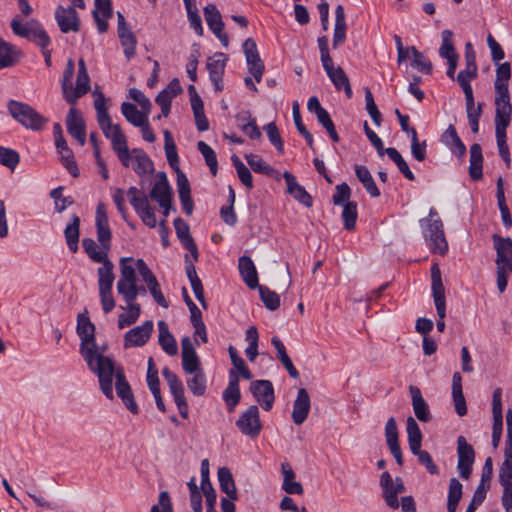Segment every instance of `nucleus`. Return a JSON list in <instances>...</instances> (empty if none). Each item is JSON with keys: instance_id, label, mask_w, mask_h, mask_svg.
<instances>
[{"instance_id": "bb28decb", "label": "nucleus", "mask_w": 512, "mask_h": 512, "mask_svg": "<svg viewBox=\"0 0 512 512\" xmlns=\"http://www.w3.org/2000/svg\"><path fill=\"white\" fill-rule=\"evenodd\" d=\"M223 399L229 411H233L240 402L241 393L239 389V376L235 370L229 371V383L223 391Z\"/></svg>"}, {"instance_id": "4c0bfd02", "label": "nucleus", "mask_w": 512, "mask_h": 512, "mask_svg": "<svg viewBox=\"0 0 512 512\" xmlns=\"http://www.w3.org/2000/svg\"><path fill=\"white\" fill-rule=\"evenodd\" d=\"M452 397L455 411L459 416L467 414V406L462 391V377L459 372H455L452 377Z\"/></svg>"}, {"instance_id": "6e6d98bb", "label": "nucleus", "mask_w": 512, "mask_h": 512, "mask_svg": "<svg viewBox=\"0 0 512 512\" xmlns=\"http://www.w3.org/2000/svg\"><path fill=\"white\" fill-rule=\"evenodd\" d=\"M452 36L453 33L451 30L446 29L441 32L442 44L439 48V55L442 58L447 59V61L449 59L459 58L452 42Z\"/></svg>"}, {"instance_id": "393cba45", "label": "nucleus", "mask_w": 512, "mask_h": 512, "mask_svg": "<svg viewBox=\"0 0 512 512\" xmlns=\"http://www.w3.org/2000/svg\"><path fill=\"white\" fill-rule=\"evenodd\" d=\"M283 178L287 184V192L298 202H300L305 207L309 208L313 204V199L310 194L306 191V189L299 185L295 176L288 171H285L283 174Z\"/></svg>"}, {"instance_id": "c9c22d12", "label": "nucleus", "mask_w": 512, "mask_h": 512, "mask_svg": "<svg viewBox=\"0 0 512 512\" xmlns=\"http://www.w3.org/2000/svg\"><path fill=\"white\" fill-rule=\"evenodd\" d=\"M380 486L383 490L382 496L386 505L393 510L398 509L400 504L398 497H395L394 480L389 472L386 471L381 474Z\"/></svg>"}, {"instance_id": "864d4df0", "label": "nucleus", "mask_w": 512, "mask_h": 512, "mask_svg": "<svg viewBox=\"0 0 512 512\" xmlns=\"http://www.w3.org/2000/svg\"><path fill=\"white\" fill-rule=\"evenodd\" d=\"M102 266L98 268V288H112L115 276L113 273L114 265L107 259L101 262Z\"/></svg>"}, {"instance_id": "f8f14e48", "label": "nucleus", "mask_w": 512, "mask_h": 512, "mask_svg": "<svg viewBox=\"0 0 512 512\" xmlns=\"http://www.w3.org/2000/svg\"><path fill=\"white\" fill-rule=\"evenodd\" d=\"M115 375V390L117 396L122 400L125 407L132 413L138 414V406L135 402L131 387L126 380L122 367H115L113 370L112 377Z\"/></svg>"}, {"instance_id": "f257e3e1", "label": "nucleus", "mask_w": 512, "mask_h": 512, "mask_svg": "<svg viewBox=\"0 0 512 512\" xmlns=\"http://www.w3.org/2000/svg\"><path fill=\"white\" fill-rule=\"evenodd\" d=\"M77 334L80 337V354L88 368L98 376L100 389L108 399H113L112 374L114 360L103 356L97 350L95 339V325L90 321L88 311L85 309L77 316Z\"/></svg>"}, {"instance_id": "412c9836", "label": "nucleus", "mask_w": 512, "mask_h": 512, "mask_svg": "<svg viewBox=\"0 0 512 512\" xmlns=\"http://www.w3.org/2000/svg\"><path fill=\"white\" fill-rule=\"evenodd\" d=\"M153 332V322L145 321L142 325L130 329L124 336V347H140L147 343Z\"/></svg>"}, {"instance_id": "5701e85b", "label": "nucleus", "mask_w": 512, "mask_h": 512, "mask_svg": "<svg viewBox=\"0 0 512 512\" xmlns=\"http://www.w3.org/2000/svg\"><path fill=\"white\" fill-rule=\"evenodd\" d=\"M66 126L68 133L83 146L86 142L85 122L80 112L74 107H71L67 114Z\"/></svg>"}, {"instance_id": "a211bd4d", "label": "nucleus", "mask_w": 512, "mask_h": 512, "mask_svg": "<svg viewBox=\"0 0 512 512\" xmlns=\"http://www.w3.org/2000/svg\"><path fill=\"white\" fill-rule=\"evenodd\" d=\"M492 415H493V427H492V445L494 448L499 446L502 429H503V414H502V390L496 388L492 396Z\"/></svg>"}, {"instance_id": "473e14b6", "label": "nucleus", "mask_w": 512, "mask_h": 512, "mask_svg": "<svg viewBox=\"0 0 512 512\" xmlns=\"http://www.w3.org/2000/svg\"><path fill=\"white\" fill-rule=\"evenodd\" d=\"M56 149L60 154L62 164L66 167L73 177L79 176V170L76 161L74 160L73 153L67 145L64 137H57Z\"/></svg>"}, {"instance_id": "39448f33", "label": "nucleus", "mask_w": 512, "mask_h": 512, "mask_svg": "<svg viewBox=\"0 0 512 512\" xmlns=\"http://www.w3.org/2000/svg\"><path fill=\"white\" fill-rule=\"evenodd\" d=\"M10 26L15 35L33 42L41 49L48 48L51 44L49 35L42 24L36 19H31L26 24H22L21 21L15 17L12 19Z\"/></svg>"}, {"instance_id": "13d9d810", "label": "nucleus", "mask_w": 512, "mask_h": 512, "mask_svg": "<svg viewBox=\"0 0 512 512\" xmlns=\"http://www.w3.org/2000/svg\"><path fill=\"white\" fill-rule=\"evenodd\" d=\"M385 153L388 157L396 164L399 171L410 181L415 179L414 174L410 170L407 162L402 157V155L398 152L396 148L388 147L385 149Z\"/></svg>"}, {"instance_id": "aec40b11", "label": "nucleus", "mask_w": 512, "mask_h": 512, "mask_svg": "<svg viewBox=\"0 0 512 512\" xmlns=\"http://www.w3.org/2000/svg\"><path fill=\"white\" fill-rule=\"evenodd\" d=\"M227 57L224 53L218 52L210 57L207 62V70L209 78L213 83L216 91L223 90V75L225 71Z\"/></svg>"}, {"instance_id": "a18cd8bd", "label": "nucleus", "mask_w": 512, "mask_h": 512, "mask_svg": "<svg viewBox=\"0 0 512 512\" xmlns=\"http://www.w3.org/2000/svg\"><path fill=\"white\" fill-rule=\"evenodd\" d=\"M355 174L371 197L377 198L380 196V191L366 166L357 165L355 167Z\"/></svg>"}, {"instance_id": "cd10ccee", "label": "nucleus", "mask_w": 512, "mask_h": 512, "mask_svg": "<svg viewBox=\"0 0 512 512\" xmlns=\"http://www.w3.org/2000/svg\"><path fill=\"white\" fill-rule=\"evenodd\" d=\"M441 141L458 158H463L466 154V146L457 134L455 127L450 124L441 135Z\"/></svg>"}, {"instance_id": "338daca9", "label": "nucleus", "mask_w": 512, "mask_h": 512, "mask_svg": "<svg viewBox=\"0 0 512 512\" xmlns=\"http://www.w3.org/2000/svg\"><path fill=\"white\" fill-rule=\"evenodd\" d=\"M259 294L261 297V300L263 301L265 307L271 311H274L279 308L280 306V297L279 295L270 290L266 286L258 285Z\"/></svg>"}, {"instance_id": "9d476101", "label": "nucleus", "mask_w": 512, "mask_h": 512, "mask_svg": "<svg viewBox=\"0 0 512 512\" xmlns=\"http://www.w3.org/2000/svg\"><path fill=\"white\" fill-rule=\"evenodd\" d=\"M512 113L495 114V135L498 152L506 167L511 165L510 151L507 145L506 129L510 125Z\"/></svg>"}, {"instance_id": "ddd939ff", "label": "nucleus", "mask_w": 512, "mask_h": 512, "mask_svg": "<svg viewBox=\"0 0 512 512\" xmlns=\"http://www.w3.org/2000/svg\"><path fill=\"white\" fill-rule=\"evenodd\" d=\"M95 227L97 240L100 243V246L105 250H110L112 233L109 227L106 206L103 202H99L96 207Z\"/></svg>"}, {"instance_id": "423d86ee", "label": "nucleus", "mask_w": 512, "mask_h": 512, "mask_svg": "<svg viewBox=\"0 0 512 512\" xmlns=\"http://www.w3.org/2000/svg\"><path fill=\"white\" fill-rule=\"evenodd\" d=\"M431 289L434 298V303L439 320L437 321V330L443 332L445 330L444 318L446 316V299L445 288L441 279V272L437 264L431 268Z\"/></svg>"}, {"instance_id": "774afa93", "label": "nucleus", "mask_w": 512, "mask_h": 512, "mask_svg": "<svg viewBox=\"0 0 512 512\" xmlns=\"http://www.w3.org/2000/svg\"><path fill=\"white\" fill-rule=\"evenodd\" d=\"M499 482L512 483V451H504V460L499 469Z\"/></svg>"}, {"instance_id": "603ef678", "label": "nucleus", "mask_w": 512, "mask_h": 512, "mask_svg": "<svg viewBox=\"0 0 512 512\" xmlns=\"http://www.w3.org/2000/svg\"><path fill=\"white\" fill-rule=\"evenodd\" d=\"M327 76L333 83L336 90H338V91L344 90L347 98L352 97L353 92H352V88H351L349 79L341 67L338 66L335 71H333L332 73H330Z\"/></svg>"}, {"instance_id": "b1692460", "label": "nucleus", "mask_w": 512, "mask_h": 512, "mask_svg": "<svg viewBox=\"0 0 512 512\" xmlns=\"http://www.w3.org/2000/svg\"><path fill=\"white\" fill-rule=\"evenodd\" d=\"M311 407L310 396L306 389L300 388L293 404L292 420L294 424L301 425L308 417Z\"/></svg>"}, {"instance_id": "09e8293b", "label": "nucleus", "mask_w": 512, "mask_h": 512, "mask_svg": "<svg viewBox=\"0 0 512 512\" xmlns=\"http://www.w3.org/2000/svg\"><path fill=\"white\" fill-rule=\"evenodd\" d=\"M463 495V486L457 478L449 480V490L447 497V511L456 512L458 503Z\"/></svg>"}, {"instance_id": "a878e982", "label": "nucleus", "mask_w": 512, "mask_h": 512, "mask_svg": "<svg viewBox=\"0 0 512 512\" xmlns=\"http://www.w3.org/2000/svg\"><path fill=\"white\" fill-rule=\"evenodd\" d=\"M174 228L181 244L191 253L194 261H198V249L190 234L189 225L182 218L178 217L174 220Z\"/></svg>"}, {"instance_id": "f3484780", "label": "nucleus", "mask_w": 512, "mask_h": 512, "mask_svg": "<svg viewBox=\"0 0 512 512\" xmlns=\"http://www.w3.org/2000/svg\"><path fill=\"white\" fill-rule=\"evenodd\" d=\"M55 19L62 33L66 34L80 30V19L73 6L64 7L59 5L55 11Z\"/></svg>"}, {"instance_id": "f704fd0d", "label": "nucleus", "mask_w": 512, "mask_h": 512, "mask_svg": "<svg viewBox=\"0 0 512 512\" xmlns=\"http://www.w3.org/2000/svg\"><path fill=\"white\" fill-rule=\"evenodd\" d=\"M159 345L165 353L170 356H175L178 353V346L176 340L169 330L167 323L163 320L158 321Z\"/></svg>"}, {"instance_id": "8fccbe9b", "label": "nucleus", "mask_w": 512, "mask_h": 512, "mask_svg": "<svg viewBox=\"0 0 512 512\" xmlns=\"http://www.w3.org/2000/svg\"><path fill=\"white\" fill-rule=\"evenodd\" d=\"M407 438L408 444L411 452H417L418 449H421L422 444V433L419 428V425L415 421V419L411 416L407 418Z\"/></svg>"}, {"instance_id": "20e7f679", "label": "nucleus", "mask_w": 512, "mask_h": 512, "mask_svg": "<svg viewBox=\"0 0 512 512\" xmlns=\"http://www.w3.org/2000/svg\"><path fill=\"white\" fill-rule=\"evenodd\" d=\"M7 109L11 117L27 129L40 131L48 122V119L33 107L20 101L10 100Z\"/></svg>"}, {"instance_id": "c756f323", "label": "nucleus", "mask_w": 512, "mask_h": 512, "mask_svg": "<svg viewBox=\"0 0 512 512\" xmlns=\"http://www.w3.org/2000/svg\"><path fill=\"white\" fill-rule=\"evenodd\" d=\"M172 189L169 185L165 172L158 173V181L154 184L150 191V197L157 201L159 206H163L168 199H172Z\"/></svg>"}, {"instance_id": "680f3d73", "label": "nucleus", "mask_w": 512, "mask_h": 512, "mask_svg": "<svg viewBox=\"0 0 512 512\" xmlns=\"http://www.w3.org/2000/svg\"><path fill=\"white\" fill-rule=\"evenodd\" d=\"M197 148L199 152L202 154V156L205 159V162L207 166L209 167V170L213 176L217 174L218 170V161L217 156L214 150L204 141H199L197 143Z\"/></svg>"}, {"instance_id": "7c9ffc66", "label": "nucleus", "mask_w": 512, "mask_h": 512, "mask_svg": "<svg viewBox=\"0 0 512 512\" xmlns=\"http://www.w3.org/2000/svg\"><path fill=\"white\" fill-rule=\"evenodd\" d=\"M493 464L492 459L488 457L485 460L484 467L481 474V480L476 490L474 491L472 499L474 503H483L486 498V493L490 488V481L492 478Z\"/></svg>"}, {"instance_id": "4468645a", "label": "nucleus", "mask_w": 512, "mask_h": 512, "mask_svg": "<svg viewBox=\"0 0 512 512\" xmlns=\"http://www.w3.org/2000/svg\"><path fill=\"white\" fill-rule=\"evenodd\" d=\"M250 391L256 402L265 410L270 411L275 400L273 384L270 380H255L250 384Z\"/></svg>"}, {"instance_id": "6e6552de", "label": "nucleus", "mask_w": 512, "mask_h": 512, "mask_svg": "<svg viewBox=\"0 0 512 512\" xmlns=\"http://www.w3.org/2000/svg\"><path fill=\"white\" fill-rule=\"evenodd\" d=\"M135 292L131 295L121 296L126 304L125 307L120 306L121 309H126V314H120L118 317V327L120 329H123L127 326H130L134 324L141 313V306L140 304L136 303V299L138 295H146L147 288L144 286H138L137 282L135 283Z\"/></svg>"}, {"instance_id": "37998d69", "label": "nucleus", "mask_w": 512, "mask_h": 512, "mask_svg": "<svg viewBox=\"0 0 512 512\" xmlns=\"http://www.w3.org/2000/svg\"><path fill=\"white\" fill-rule=\"evenodd\" d=\"M217 474L220 489L226 493L231 500H237V490L230 469L227 467H220Z\"/></svg>"}, {"instance_id": "79ce46f5", "label": "nucleus", "mask_w": 512, "mask_h": 512, "mask_svg": "<svg viewBox=\"0 0 512 512\" xmlns=\"http://www.w3.org/2000/svg\"><path fill=\"white\" fill-rule=\"evenodd\" d=\"M132 155L135 162L133 165V170L139 176H144L154 171L152 160L142 149L134 148L132 150Z\"/></svg>"}, {"instance_id": "4d7b16f0", "label": "nucleus", "mask_w": 512, "mask_h": 512, "mask_svg": "<svg viewBox=\"0 0 512 512\" xmlns=\"http://www.w3.org/2000/svg\"><path fill=\"white\" fill-rule=\"evenodd\" d=\"M201 488L205 495L206 501H209L212 497L213 500H217L216 492L209 479V461L203 459L201 461Z\"/></svg>"}, {"instance_id": "ea45409f", "label": "nucleus", "mask_w": 512, "mask_h": 512, "mask_svg": "<svg viewBox=\"0 0 512 512\" xmlns=\"http://www.w3.org/2000/svg\"><path fill=\"white\" fill-rule=\"evenodd\" d=\"M282 473L284 476L282 489L288 494H303V486L300 482L295 481V473L291 466L285 462L281 465Z\"/></svg>"}, {"instance_id": "f03ea898", "label": "nucleus", "mask_w": 512, "mask_h": 512, "mask_svg": "<svg viewBox=\"0 0 512 512\" xmlns=\"http://www.w3.org/2000/svg\"><path fill=\"white\" fill-rule=\"evenodd\" d=\"M436 216L437 211L431 208L428 218L421 219L420 224L431 252L445 255L448 250V243L445 237L443 223L439 218H435Z\"/></svg>"}, {"instance_id": "7ed1b4c3", "label": "nucleus", "mask_w": 512, "mask_h": 512, "mask_svg": "<svg viewBox=\"0 0 512 512\" xmlns=\"http://www.w3.org/2000/svg\"><path fill=\"white\" fill-rule=\"evenodd\" d=\"M495 88V114L512 113L508 82L511 77V65L509 62L497 64Z\"/></svg>"}, {"instance_id": "e2e57ef3", "label": "nucleus", "mask_w": 512, "mask_h": 512, "mask_svg": "<svg viewBox=\"0 0 512 512\" xmlns=\"http://www.w3.org/2000/svg\"><path fill=\"white\" fill-rule=\"evenodd\" d=\"M193 376L187 379V387L192 394L202 396L206 391V376L204 371L192 373Z\"/></svg>"}, {"instance_id": "c85d7f7f", "label": "nucleus", "mask_w": 512, "mask_h": 512, "mask_svg": "<svg viewBox=\"0 0 512 512\" xmlns=\"http://www.w3.org/2000/svg\"><path fill=\"white\" fill-rule=\"evenodd\" d=\"M409 392L411 394L412 407L416 418L421 422H429L432 416L420 389L411 385L409 386Z\"/></svg>"}, {"instance_id": "de8ad7c7", "label": "nucleus", "mask_w": 512, "mask_h": 512, "mask_svg": "<svg viewBox=\"0 0 512 512\" xmlns=\"http://www.w3.org/2000/svg\"><path fill=\"white\" fill-rule=\"evenodd\" d=\"M163 134H164V150H165L167 161H168L170 167L175 172L181 171V169L179 167V157H178V153H177V148H176L174 139L172 137V134L168 130H165Z\"/></svg>"}, {"instance_id": "49530a36", "label": "nucleus", "mask_w": 512, "mask_h": 512, "mask_svg": "<svg viewBox=\"0 0 512 512\" xmlns=\"http://www.w3.org/2000/svg\"><path fill=\"white\" fill-rule=\"evenodd\" d=\"M19 53L14 45L0 37V70L13 66L18 61Z\"/></svg>"}, {"instance_id": "052dcab7", "label": "nucleus", "mask_w": 512, "mask_h": 512, "mask_svg": "<svg viewBox=\"0 0 512 512\" xmlns=\"http://www.w3.org/2000/svg\"><path fill=\"white\" fill-rule=\"evenodd\" d=\"M120 43L123 47V52L127 60H130L135 56V48L137 45V39L131 30L118 33Z\"/></svg>"}, {"instance_id": "3c124183", "label": "nucleus", "mask_w": 512, "mask_h": 512, "mask_svg": "<svg viewBox=\"0 0 512 512\" xmlns=\"http://www.w3.org/2000/svg\"><path fill=\"white\" fill-rule=\"evenodd\" d=\"M82 247L89 258L94 262L101 263L109 259L108 253L110 250H105L101 246L99 248L96 242L91 238H84L82 240Z\"/></svg>"}, {"instance_id": "a19ab883", "label": "nucleus", "mask_w": 512, "mask_h": 512, "mask_svg": "<svg viewBox=\"0 0 512 512\" xmlns=\"http://www.w3.org/2000/svg\"><path fill=\"white\" fill-rule=\"evenodd\" d=\"M121 112L125 119L135 127L142 126L143 123L148 121L147 111H139L137 107L130 102H123L121 104Z\"/></svg>"}, {"instance_id": "1a4fd4ad", "label": "nucleus", "mask_w": 512, "mask_h": 512, "mask_svg": "<svg viewBox=\"0 0 512 512\" xmlns=\"http://www.w3.org/2000/svg\"><path fill=\"white\" fill-rule=\"evenodd\" d=\"M236 426L243 435L252 439L258 437L262 429L258 406L251 405L245 410L236 421Z\"/></svg>"}, {"instance_id": "2eb2a0df", "label": "nucleus", "mask_w": 512, "mask_h": 512, "mask_svg": "<svg viewBox=\"0 0 512 512\" xmlns=\"http://www.w3.org/2000/svg\"><path fill=\"white\" fill-rule=\"evenodd\" d=\"M90 77L88 75L87 67L83 58L78 61V72L76 79V87L71 85L65 100L72 105H75L78 98L87 94L90 91Z\"/></svg>"}, {"instance_id": "c03bdc74", "label": "nucleus", "mask_w": 512, "mask_h": 512, "mask_svg": "<svg viewBox=\"0 0 512 512\" xmlns=\"http://www.w3.org/2000/svg\"><path fill=\"white\" fill-rule=\"evenodd\" d=\"M80 218L73 214L71 218V223H69L65 230L64 235L66 239V243L70 249L71 252L75 253L78 250V242H79V235H80Z\"/></svg>"}, {"instance_id": "69168bd1", "label": "nucleus", "mask_w": 512, "mask_h": 512, "mask_svg": "<svg viewBox=\"0 0 512 512\" xmlns=\"http://www.w3.org/2000/svg\"><path fill=\"white\" fill-rule=\"evenodd\" d=\"M343 206L342 219L347 230H353L357 220V203L348 201Z\"/></svg>"}, {"instance_id": "dca6fc26", "label": "nucleus", "mask_w": 512, "mask_h": 512, "mask_svg": "<svg viewBox=\"0 0 512 512\" xmlns=\"http://www.w3.org/2000/svg\"><path fill=\"white\" fill-rule=\"evenodd\" d=\"M132 260V258L120 259V278L116 285L117 292L120 296H129L135 292L134 287L137 282L135 268L127 264V262Z\"/></svg>"}, {"instance_id": "0eeeda50", "label": "nucleus", "mask_w": 512, "mask_h": 512, "mask_svg": "<svg viewBox=\"0 0 512 512\" xmlns=\"http://www.w3.org/2000/svg\"><path fill=\"white\" fill-rule=\"evenodd\" d=\"M93 95L95 96L94 107L96 110L98 125L103 131L104 136L112 141L113 135H116L117 131L122 130L118 124H113L111 121L104 93L96 89L93 91Z\"/></svg>"}, {"instance_id": "72a5a7b5", "label": "nucleus", "mask_w": 512, "mask_h": 512, "mask_svg": "<svg viewBox=\"0 0 512 512\" xmlns=\"http://www.w3.org/2000/svg\"><path fill=\"white\" fill-rule=\"evenodd\" d=\"M238 268L243 281L250 289L258 287L257 271L249 256H242L239 258Z\"/></svg>"}, {"instance_id": "e433bc0d", "label": "nucleus", "mask_w": 512, "mask_h": 512, "mask_svg": "<svg viewBox=\"0 0 512 512\" xmlns=\"http://www.w3.org/2000/svg\"><path fill=\"white\" fill-rule=\"evenodd\" d=\"M347 25L345 21L344 7L339 4L335 8V26L333 33V48L342 45L346 40Z\"/></svg>"}, {"instance_id": "5fc2aeb1", "label": "nucleus", "mask_w": 512, "mask_h": 512, "mask_svg": "<svg viewBox=\"0 0 512 512\" xmlns=\"http://www.w3.org/2000/svg\"><path fill=\"white\" fill-rule=\"evenodd\" d=\"M244 157L254 172L267 176H274V174H277V171L267 164L261 156L250 153L246 154Z\"/></svg>"}, {"instance_id": "58836bf2", "label": "nucleus", "mask_w": 512, "mask_h": 512, "mask_svg": "<svg viewBox=\"0 0 512 512\" xmlns=\"http://www.w3.org/2000/svg\"><path fill=\"white\" fill-rule=\"evenodd\" d=\"M469 175L472 180H480L483 177L482 148L478 143H474L470 147Z\"/></svg>"}, {"instance_id": "0e129e2a", "label": "nucleus", "mask_w": 512, "mask_h": 512, "mask_svg": "<svg viewBox=\"0 0 512 512\" xmlns=\"http://www.w3.org/2000/svg\"><path fill=\"white\" fill-rule=\"evenodd\" d=\"M292 115H293L294 124H295L298 132L305 138L308 146L311 149H313V144H314L313 137L302 122L298 102H294L292 105Z\"/></svg>"}, {"instance_id": "bf43d9fd", "label": "nucleus", "mask_w": 512, "mask_h": 512, "mask_svg": "<svg viewBox=\"0 0 512 512\" xmlns=\"http://www.w3.org/2000/svg\"><path fill=\"white\" fill-rule=\"evenodd\" d=\"M410 49L413 57L411 66L424 74H431L433 70L431 61L428 60L422 52L418 51L416 47L410 46Z\"/></svg>"}, {"instance_id": "6ab92c4d", "label": "nucleus", "mask_w": 512, "mask_h": 512, "mask_svg": "<svg viewBox=\"0 0 512 512\" xmlns=\"http://www.w3.org/2000/svg\"><path fill=\"white\" fill-rule=\"evenodd\" d=\"M494 248L497 253L496 265L512 272V239L503 238L497 234L492 236Z\"/></svg>"}, {"instance_id": "9b49d317", "label": "nucleus", "mask_w": 512, "mask_h": 512, "mask_svg": "<svg viewBox=\"0 0 512 512\" xmlns=\"http://www.w3.org/2000/svg\"><path fill=\"white\" fill-rule=\"evenodd\" d=\"M457 469L461 478L467 480L472 473L475 461V451L464 436L457 438Z\"/></svg>"}, {"instance_id": "4be33fe9", "label": "nucleus", "mask_w": 512, "mask_h": 512, "mask_svg": "<svg viewBox=\"0 0 512 512\" xmlns=\"http://www.w3.org/2000/svg\"><path fill=\"white\" fill-rule=\"evenodd\" d=\"M181 347L183 370L188 374L202 371L199 357L193 347L191 339L188 336L181 339Z\"/></svg>"}, {"instance_id": "2f4dec72", "label": "nucleus", "mask_w": 512, "mask_h": 512, "mask_svg": "<svg viewBox=\"0 0 512 512\" xmlns=\"http://www.w3.org/2000/svg\"><path fill=\"white\" fill-rule=\"evenodd\" d=\"M162 374L168 383L170 392L174 398L176 406L187 403L184 393V386L182 381L178 378V376L174 372L169 370V368L167 367L163 368Z\"/></svg>"}]
</instances>
